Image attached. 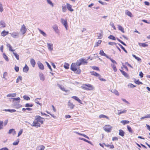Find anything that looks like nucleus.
I'll return each mask as SVG.
<instances>
[{
    "label": "nucleus",
    "instance_id": "nucleus-25",
    "mask_svg": "<svg viewBox=\"0 0 150 150\" xmlns=\"http://www.w3.org/2000/svg\"><path fill=\"white\" fill-rule=\"evenodd\" d=\"M111 92L115 94L117 96H119V93L118 91H117L115 89H112L111 91Z\"/></svg>",
    "mask_w": 150,
    "mask_h": 150
},
{
    "label": "nucleus",
    "instance_id": "nucleus-31",
    "mask_svg": "<svg viewBox=\"0 0 150 150\" xmlns=\"http://www.w3.org/2000/svg\"><path fill=\"white\" fill-rule=\"evenodd\" d=\"M41 99V98H36L35 99V103H36L37 104H38L39 105H40V106H41L42 105V104L39 103V101L38 100L39 99Z\"/></svg>",
    "mask_w": 150,
    "mask_h": 150
},
{
    "label": "nucleus",
    "instance_id": "nucleus-18",
    "mask_svg": "<svg viewBox=\"0 0 150 150\" xmlns=\"http://www.w3.org/2000/svg\"><path fill=\"white\" fill-rule=\"evenodd\" d=\"M29 70V68L26 64L25 66L23 68V72L27 73Z\"/></svg>",
    "mask_w": 150,
    "mask_h": 150
},
{
    "label": "nucleus",
    "instance_id": "nucleus-3",
    "mask_svg": "<svg viewBox=\"0 0 150 150\" xmlns=\"http://www.w3.org/2000/svg\"><path fill=\"white\" fill-rule=\"evenodd\" d=\"M80 66L78 65L77 64V62L75 63H72L71 66V69L73 71H76L78 69H79Z\"/></svg>",
    "mask_w": 150,
    "mask_h": 150
},
{
    "label": "nucleus",
    "instance_id": "nucleus-64",
    "mask_svg": "<svg viewBox=\"0 0 150 150\" xmlns=\"http://www.w3.org/2000/svg\"><path fill=\"white\" fill-rule=\"evenodd\" d=\"M92 68L94 70H96L98 71L99 70V68L98 67H97L96 66L93 67H92Z\"/></svg>",
    "mask_w": 150,
    "mask_h": 150
},
{
    "label": "nucleus",
    "instance_id": "nucleus-30",
    "mask_svg": "<svg viewBox=\"0 0 150 150\" xmlns=\"http://www.w3.org/2000/svg\"><path fill=\"white\" fill-rule=\"evenodd\" d=\"M111 66L114 72H116L117 71V69L116 68V66L113 64H111Z\"/></svg>",
    "mask_w": 150,
    "mask_h": 150
},
{
    "label": "nucleus",
    "instance_id": "nucleus-60",
    "mask_svg": "<svg viewBox=\"0 0 150 150\" xmlns=\"http://www.w3.org/2000/svg\"><path fill=\"white\" fill-rule=\"evenodd\" d=\"M13 131H14V129H11L9 130V132H8V134H11L13 133Z\"/></svg>",
    "mask_w": 150,
    "mask_h": 150
},
{
    "label": "nucleus",
    "instance_id": "nucleus-51",
    "mask_svg": "<svg viewBox=\"0 0 150 150\" xmlns=\"http://www.w3.org/2000/svg\"><path fill=\"white\" fill-rule=\"evenodd\" d=\"M13 54L15 56L16 59L18 60H19V55L17 53H15V52H13Z\"/></svg>",
    "mask_w": 150,
    "mask_h": 150
},
{
    "label": "nucleus",
    "instance_id": "nucleus-42",
    "mask_svg": "<svg viewBox=\"0 0 150 150\" xmlns=\"http://www.w3.org/2000/svg\"><path fill=\"white\" fill-rule=\"evenodd\" d=\"M101 42L102 41L101 40H98V41L95 44L94 47H98L100 44Z\"/></svg>",
    "mask_w": 150,
    "mask_h": 150
},
{
    "label": "nucleus",
    "instance_id": "nucleus-28",
    "mask_svg": "<svg viewBox=\"0 0 150 150\" xmlns=\"http://www.w3.org/2000/svg\"><path fill=\"white\" fill-rule=\"evenodd\" d=\"M120 122L122 123L123 125H125V124H128L129 123V122L128 120H122L120 121Z\"/></svg>",
    "mask_w": 150,
    "mask_h": 150
},
{
    "label": "nucleus",
    "instance_id": "nucleus-26",
    "mask_svg": "<svg viewBox=\"0 0 150 150\" xmlns=\"http://www.w3.org/2000/svg\"><path fill=\"white\" fill-rule=\"evenodd\" d=\"M90 73L91 74L93 75L98 77L100 76V74H99L94 71H91Z\"/></svg>",
    "mask_w": 150,
    "mask_h": 150
},
{
    "label": "nucleus",
    "instance_id": "nucleus-39",
    "mask_svg": "<svg viewBox=\"0 0 150 150\" xmlns=\"http://www.w3.org/2000/svg\"><path fill=\"white\" fill-rule=\"evenodd\" d=\"M47 3L50 5L52 7L54 6V4L51 1H47Z\"/></svg>",
    "mask_w": 150,
    "mask_h": 150
},
{
    "label": "nucleus",
    "instance_id": "nucleus-44",
    "mask_svg": "<svg viewBox=\"0 0 150 150\" xmlns=\"http://www.w3.org/2000/svg\"><path fill=\"white\" fill-rule=\"evenodd\" d=\"M105 146L108 147H109L110 149H113L114 147L113 145H109L108 144L105 145Z\"/></svg>",
    "mask_w": 150,
    "mask_h": 150
},
{
    "label": "nucleus",
    "instance_id": "nucleus-9",
    "mask_svg": "<svg viewBox=\"0 0 150 150\" xmlns=\"http://www.w3.org/2000/svg\"><path fill=\"white\" fill-rule=\"evenodd\" d=\"M32 126L35 127H40V124L36 120L34 121L33 125H31Z\"/></svg>",
    "mask_w": 150,
    "mask_h": 150
},
{
    "label": "nucleus",
    "instance_id": "nucleus-12",
    "mask_svg": "<svg viewBox=\"0 0 150 150\" xmlns=\"http://www.w3.org/2000/svg\"><path fill=\"white\" fill-rule=\"evenodd\" d=\"M37 64H38L39 68L42 70L44 69V67L42 64L39 61L38 62Z\"/></svg>",
    "mask_w": 150,
    "mask_h": 150
},
{
    "label": "nucleus",
    "instance_id": "nucleus-7",
    "mask_svg": "<svg viewBox=\"0 0 150 150\" xmlns=\"http://www.w3.org/2000/svg\"><path fill=\"white\" fill-rule=\"evenodd\" d=\"M61 22L63 24L66 30H67V20H64L63 18H61Z\"/></svg>",
    "mask_w": 150,
    "mask_h": 150
},
{
    "label": "nucleus",
    "instance_id": "nucleus-1",
    "mask_svg": "<svg viewBox=\"0 0 150 150\" xmlns=\"http://www.w3.org/2000/svg\"><path fill=\"white\" fill-rule=\"evenodd\" d=\"M81 88L86 90H92L93 89L92 86L90 84H83L81 86Z\"/></svg>",
    "mask_w": 150,
    "mask_h": 150
},
{
    "label": "nucleus",
    "instance_id": "nucleus-46",
    "mask_svg": "<svg viewBox=\"0 0 150 150\" xmlns=\"http://www.w3.org/2000/svg\"><path fill=\"white\" fill-rule=\"evenodd\" d=\"M108 38L110 39L113 40H115V37L112 35H110L108 37Z\"/></svg>",
    "mask_w": 150,
    "mask_h": 150
},
{
    "label": "nucleus",
    "instance_id": "nucleus-19",
    "mask_svg": "<svg viewBox=\"0 0 150 150\" xmlns=\"http://www.w3.org/2000/svg\"><path fill=\"white\" fill-rule=\"evenodd\" d=\"M8 34V31H6L5 30L3 31L1 33L2 36L4 37Z\"/></svg>",
    "mask_w": 150,
    "mask_h": 150
},
{
    "label": "nucleus",
    "instance_id": "nucleus-56",
    "mask_svg": "<svg viewBox=\"0 0 150 150\" xmlns=\"http://www.w3.org/2000/svg\"><path fill=\"white\" fill-rule=\"evenodd\" d=\"M33 106V105L32 104H30L28 103H26L25 105V107H32Z\"/></svg>",
    "mask_w": 150,
    "mask_h": 150
},
{
    "label": "nucleus",
    "instance_id": "nucleus-40",
    "mask_svg": "<svg viewBox=\"0 0 150 150\" xmlns=\"http://www.w3.org/2000/svg\"><path fill=\"white\" fill-rule=\"evenodd\" d=\"M8 75V73L6 72H5L4 73L3 78L5 80H7V79L6 78V77Z\"/></svg>",
    "mask_w": 150,
    "mask_h": 150
},
{
    "label": "nucleus",
    "instance_id": "nucleus-11",
    "mask_svg": "<svg viewBox=\"0 0 150 150\" xmlns=\"http://www.w3.org/2000/svg\"><path fill=\"white\" fill-rule=\"evenodd\" d=\"M66 7L67 9L71 12L74 11V10L71 8L72 6L70 4L67 3L66 4Z\"/></svg>",
    "mask_w": 150,
    "mask_h": 150
},
{
    "label": "nucleus",
    "instance_id": "nucleus-14",
    "mask_svg": "<svg viewBox=\"0 0 150 150\" xmlns=\"http://www.w3.org/2000/svg\"><path fill=\"white\" fill-rule=\"evenodd\" d=\"M47 47L48 50L50 51H52L53 50V45L52 44H50L49 43H47Z\"/></svg>",
    "mask_w": 150,
    "mask_h": 150
},
{
    "label": "nucleus",
    "instance_id": "nucleus-63",
    "mask_svg": "<svg viewBox=\"0 0 150 150\" xmlns=\"http://www.w3.org/2000/svg\"><path fill=\"white\" fill-rule=\"evenodd\" d=\"M15 70L16 72H18L19 70V68L18 67H17L16 66H15Z\"/></svg>",
    "mask_w": 150,
    "mask_h": 150
},
{
    "label": "nucleus",
    "instance_id": "nucleus-45",
    "mask_svg": "<svg viewBox=\"0 0 150 150\" xmlns=\"http://www.w3.org/2000/svg\"><path fill=\"white\" fill-rule=\"evenodd\" d=\"M118 45H119V46L126 53H127V51L125 49V48L121 45L120 44H118Z\"/></svg>",
    "mask_w": 150,
    "mask_h": 150
},
{
    "label": "nucleus",
    "instance_id": "nucleus-38",
    "mask_svg": "<svg viewBox=\"0 0 150 150\" xmlns=\"http://www.w3.org/2000/svg\"><path fill=\"white\" fill-rule=\"evenodd\" d=\"M3 57L6 61L7 62L8 61L9 59H8V58L4 53L3 54Z\"/></svg>",
    "mask_w": 150,
    "mask_h": 150
},
{
    "label": "nucleus",
    "instance_id": "nucleus-17",
    "mask_svg": "<svg viewBox=\"0 0 150 150\" xmlns=\"http://www.w3.org/2000/svg\"><path fill=\"white\" fill-rule=\"evenodd\" d=\"M40 79L43 81L45 80V77L44 75L42 73L39 74V75Z\"/></svg>",
    "mask_w": 150,
    "mask_h": 150
},
{
    "label": "nucleus",
    "instance_id": "nucleus-33",
    "mask_svg": "<svg viewBox=\"0 0 150 150\" xmlns=\"http://www.w3.org/2000/svg\"><path fill=\"white\" fill-rule=\"evenodd\" d=\"M66 6L65 4H63L62 5V7L63 12H66L67 11Z\"/></svg>",
    "mask_w": 150,
    "mask_h": 150
},
{
    "label": "nucleus",
    "instance_id": "nucleus-50",
    "mask_svg": "<svg viewBox=\"0 0 150 150\" xmlns=\"http://www.w3.org/2000/svg\"><path fill=\"white\" fill-rule=\"evenodd\" d=\"M122 74L124 76L126 77H128L129 76L128 75V74L125 72V71H122Z\"/></svg>",
    "mask_w": 150,
    "mask_h": 150
},
{
    "label": "nucleus",
    "instance_id": "nucleus-21",
    "mask_svg": "<svg viewBox=\"0 0 150 150\" xmlns=\"http://www.w3.org/2000/svg\"><path fill=\"white\" fill-rule=\"evenodd\" d=\"M30 62L32 67H34L35 64V60L33 59H31L30 60Z\"/></svg>",
    "mask_w": 150,
    "mask_h": 150
},
{
    "label": "nucleus",
    "instance_id": "nucleus-6",
    "mask_svg": "<svg viewBox=\"0 0 150 150\" xmlns=\"http://www.w3.org/2000/svg\"><path fill=\"white\" fill-rule=\"evenodd\" d=\"M112 128L111 126L107 125L104 127L103 129L105 131L108 132H111Z\"/></svg>",
    "mask_w": 150,
    "mask_h": 150
},
{
    "label": "nucleus",
    "instance_id": "nucleus-23",
    "mask_svg": "<svg viewBox=\"0 0 150 150\" xmlns=\"http://www.w3.org/2000/svg\"><path fill=\"white\" fill-rule=\"evenodd\" d=\"M0 25H1V27L4 28L6 27V23L3 21H1L0 22Z\"/></svg>",
    "mask_w": 150,
    "mask_h": 150
},
{
    "label": "nucleus",
    "instance_id": "nucleus-24",
    "mask_svg": "<svg viewBox=\"0 0 150 150\" xmlns=\"http://www.w3.org/2000/svg\"><path fill=\"white\" fill-rule=\"evenodd\" d=\"M117 26H118V29L120 30L121 31L122 33H124V28H123V27L121 25H117Z\"/></svg>",
    "mask_w": 150,
    "mask_h": 150
},
{
    "label": "nucleus",
    "instance_id": "nucleus-32",
    "mask_svg": "<svg viewBox=\"0 0 150 150\" xmlns=\"http://www.w3.org/2000/svg\"><path fill=\"white\" fill-rule=\"evenodd\" d=\"M99 54L105 57H106L107 55V54L104 52V51L103 50H101L100 51Z\"/></svg>",
    "mask_w": 150,
    "mask_h": 150
},
{
    "label": "nucleus",
    "instance_id": "nucleus-55",
    "mask_svg": "<svg viewBox=\"0 0 150 150\" xmlns=\"http://www.w3.org/2000/svg\"><path fill=\"white\" fill-rule=\"evenodd\" d=\"M135 83L137 84H138V85H139V84H142V82H140V81L139 80H136V81H135Z\"/></svg>",
    "mask_w": 150,
    "mask_h": 150
},
{
    "label": "nucleus",
    "instance_id": "nucleus-2",
    "mask_svg": "<svg viewBox=\"0 0 150 150\" xmlns=\"http://www.w3.org/2000/svg\"><path fill=\"white\" fill-rule=\"evenodd\" d=\"M87 63V60H85L83 58H81L77 61V64L79 66H80L81 64H86Z\"/></svg>",
    "mask_w": 150,
    "mask_h": 150
},
{
    "label": "nucleus",
    "instance_id": "nucleus-4",
    "mask_svg": "<svg viewBox=\"0 0 150 150\" xmlns=\"http://www.w3.org/2000/svg\"><path fill=\"white\" fill-rule=\"evenodd\" d=\"M27 31L26 27L24 24L21 26V27L20 29V33L21 34L23 35Z\"/></svg>",
    "mask_w": 150,
    "mask_h": 150
},
{
    "label": "nucleus",
    "instance_id": "nucleus-34",
    "mask_svg": "<svg viewBox=\"0 0 150 150\" xmlns=\"http://www.w3.org/2000/svg\"><path fill=\"white\" fill-rule=\"evenodd\" d=\"M39 30L40 33L42 34L43 36L44 37H46L47 34L45 33L40 29H39Z\"/></svg>",
    "mask_w": 150,
    "mask_h": 150
},
{
    "label": "nucleus",
    "instance_id": "nucleus-5",
    "mask_svg": "<svg viewBox=\"0 0 150 150\" xmlns=\"http://www.w3.org/2000/svg\"><path fill=\"white\" fill-rule=\"evenodd\" d=\"M42 120H44V118L40 116H37L35 117V120L38 122H40L41 124L43 123L44 121Z\"/></svg>",
    "mask_w": 150,
    "mask_h": 150
},
{
    "label": "nucleus",
    "instance_id": "nucleus-35",
    "mask_svg": "<svg viewBox=\"0 0 150 150\" xmlns=\"http://www.w3.org/2000/svg\"><path fill=\"white\" fill-rule=\"evenodd\" d=\"M99 118H105L108 119H109V117L107 116L104 115H101L99 116Z\"/></svg>",
    "mask_w": 150,
    "mask_h": 150
},
{
    "label": "nucleus",
    "instance_id": "nucleus-10",
    "mask_svg": "<svg viewBox=\"0 0 150 150\" xmlns=\"http://www.w3.org/2000/svg\"><path fill=\"white\" fill-rule=\"evenodd\" d=\"M68 105L69 108L71 110L73 109L75 106V105L70 102V101H69L68 103Z\"/></svg>",
    "mask_w": 150,
    "mask_h": 150
},
{
    "label": "nucleus",
    "instance_id": "nucleus-36",
    "mask_svg": "<svg viewBox=\"0 0 150 150\" xmlns=\"http://www.w3.org/2000/svg\"><path fill=\"white\" fill-rule=\"evenodd\" d=\"M139 46H142L143 47H147L148 46L147 44H146L145 43H139Z\"/></svg>",
    "mask_w": 150,
    "mask_h": 150
},
{
    "label": "nucleus",
    "instance_id": "nucleus-41",
    "mask_svg": "<svg viewBox=\"0 0 150 150\" xmlns=\"http://www.w3.org/2000/svg\"><path fill=\"white\" fill-rule=\"evenodd\" d=\"M12 99H13V102H14L15 100H16L18 102V103H19L20 102L21 99L19 97L12 98Z\"/></svg>",
    "mask_w": 150,
    "mask_h": 150
},
{
    "label": "nucleus",
    "instance_id": "nucleus-8",
    "mask_svg": "<svg viewBox=\"0 0 150 150\" xmlns=\"http://www.w3.org/2000/svg\"><path fill=\"white\" fill-rule=\"evenodd\" d=\"M10 34L12 37L15 38L19 37V33L18 32H14L11 33H10Z\"/></svg>",
    "mask_w": 150,
    "mask_h": 150
},
{
    "label": "nucleus",
    "instance_id": "nucleus-20",
    "mask_svg": "<svg viewBox=\"0 0 150 150\" xmlns=\"http://www.w3.org/2000/svg\"><path fill=\"white\" fill-rule=\"evenodd\" d=\"M52 28L56 33H58L59 32L58 28L57 25H54L53 26Z\"/></svg>",
    "mask_w": 150,
    "mask_h": 150
},
{
    "label": "nucleus",
    "instance_id": "nucleus-49",
    "mask_svg": "<svg viewBox=\"0 0 150 150\" xmlns=\"http://www.w3.org/2000/svg\"><path fill=\"white\" fill-rule=\"evenodd\" d=\"M102 34L100 33H97V37H98V38L99 39H100L102 38Z\"/></svg>",
    "mask_w": 150,
    "mask_h": 150
},
{
    "label": "nucleus",
    "instance_id": "nucleus-54",
    "mask_svg": "<svg viewBox=\"0 0 150 150\" xmlns=\"http://www.w3.org/2000/svg\"><path fill=\"white\" fill-rule=\"evenodd\" d=\"M19 141V140L18 139H17L16 142H15L13 143V144L14 145H17L18 144Z\"/></svg>",
    "mask_w": 150,
    "mask_h": 150
},
{
    "label": "nucleus",
    "instance_id": "nucleus-58",
    "mask_svg": "<svg viewBox=\"0 0 150 150\" xmlns=\"http://www.w3.org/2000/svg\"><path fill=\"white\" fill-rule=\"evenodd\" d=\"M76 73L79 74L81 73V70L80 69H79V68L78 69H77V70L76 71Z\"/></svg>",
    "mask_w": 150,
    "mask_h": 150
},
{
    "label": "nucleus",
    "instance_id": "nucleus-22",
    "mask_svg": "<svg viewBox=\"0 0 150 150\" xmlns=\"http://www.w3.org/2000/svg\"><path fill=\"white\" fill-rule=\"evenodd\" d=\"M6 46L8 48H9V51L12 52H13L14 51H15L14 50H13L12 49V47L10 44L7 43L6 45Z\"/></svg>",
    "mask_w": 150,
    "mask_h": 150
},
{
    "label": "nucleus",
    "instance_id": "nucleus-48",
    "mask_svg": "<svg viewBox=\"0 0 150 150\" xmlns=\"http://www.w3.org/2000/svg\"><path fill=\"white\" fill-rule=\"evenodd\" d=\"M127 129L128 130V131L130 133H132V130L131 128V127L129 126L128 125H127Z\"/></svg>",
    "mask_w": 150,
    "mask_h": 150
},
{
    "label": "nucleus",
    "instance_id": "nucleus-37",
    "mask_svg": "<svg viewBox=\"0 0 150 150\" xmlns=\"http://www.w3.org/2000/svg\"><path fill=\"white\" fill-rule=\"evenodd\" d=\"M22 77L21 76H18L16 79V83H18L20 81L22 80Z\"/></svg>",
    "mask_w": 150,
    "mask_h": 150
},
{
    "label": "nucleus",
    "instance_id": "nucleus-27",
    "mask_svg": "<svg viewBox=\"0 0 150 150\" xmlns=\"http://www.w3.org/2000/svg\"><path fill=\"white\" fill-rule=\"evenodd\" d=\"M16 94L15 93H10L8 94L7 95V97H14L16 96Z\"/></svg>",
    "mask_w": 150,
    "mask_h": 150
},
{
    "label": "nucleus",
    "instance_id": "nucleus-57",
    "mask_svg": "<svg viewBox=\"0 0 150 150\" xmlns=\"http://www.w3.org/2000/svg\"><path fill=\"white\" fill-rule=\"evenodd\" d=\"M46 63L48 67L50 69L51 71H52V69L51 67V66L47 62H46Z\"/></svg>",
    "mask_w": 150,
    "mask_h": 150
},
{
    "label": "nucleus",
    "instance_id": "nucleus-47",
    "mask_svg": "<svg viewBox=\"0 0 150 150\" xmlns=\"http://www.w3.org/2000/svg\"><path fill=\"white\" fill-rule=\"evenodd\" d=\"M64 67L66 69H67L69 68V65L67 63H65L64 65Z\"/></svg>",
    "mask_w": 150,
    "mask_h": 150
},
{
    "label": "nucleus",
    "instance_id": "nucleus-16",
    "mask_svg": "<svg viewBox=\"0 0 150 150\" xmlns=\"http://www.w3.org/2000/svg\"><path fill=\"white\" fill-rule=\"evenodd\" d=\"M125 13L126 15L132 17H133V16L131 13L130 11H129L127 10H126L125 11Z\"/></svg>",
    "mask_w": 150,
    "mask_h": 150
},
{
    "label": "nucleus",
    "instance_id": "nucleus-53",
    "mask_svg": "<svg viewBox=\"0 0 150 150\" xmlns=\"http://www.w3.org/2000/svg\"><path fill=\"white\" fill-rule=\"evenodd\" d=\"M3 121H0V130L3 128Z\"/></svg>",
    "mask_w": 150,
    "mask_h": 150
},
{
    "label": "nucleus",
    "instance_id": "nucleus-43",
    "mask_svg": "<svg viewBox=\"0 0 150 150\" xmlns=\"http://www.w3.org/2000/svg\"><path fill=\"white\" fill-rule=\"evenodd\" d=\"M23 98L24 99L26 100H28L30 99V98L29 97L26 95L23 96Z\"/></svg>",
    "mask_w": 150,
    "mask_h": 150
},
{
    "label": "nucleus",
    "instance_id": "nucleus-15",
    "mask_svg": "<svg viewBox=\"0 0 150 150\" xmlns=\"http://www.w3.org/2000/svg\"><path fill=\"white\" fill-rule=\"evenodd\" d=\"M127 112V110H117V114L118 115H120L122 113H126Z\"/></svg>",
    "mask_w": 150,
    "mask_h": 150
},
{
    "label": "nucleus",
    "instance_id": "nucleus-29",
    "mask_svg": "<svg viewBox=\"0 0 150 150\" xmlns=\"http://www.w3.org/2000/svg\"><path fill=\"white\" fill-rule=\"evenodd\" d=\"M119 134L122 137H123L124 135V132L122 130L120 129L119 130Z\"/></svg>",
    "mask_w": 150,
    "mask_h": 150
},
{
    "label": "nucleus",
    "instance_id": "nucleus-13",
    "mask_svg": "<svg viewBox=\"0 0 150 150\" xmlns=\"http://www.w3.org/2000/svg\"><path fill=\"white\" fill-rule=\"evenodd\" d=\"M45 147L43 145H40L36 147V150H44Z\"/></svg>",
    "mask_w": 150,
    "mask_h": 150
},
{
    "label": "nucleus",
    "instance_id": "nucleus-61",
    "mask_svg": "<svg viewBox=\"0 0 150 150\" xmlns=\"http://www.w3.org/2000/svg\"><path fill=\"white\" fill-rule=\"evenodd\" d=\"M3 11V7L2 4L0 3V11L2 12Z\"/></svg>",
    "mask_w": 150,
    "mask_h": 150
},
{
    "label": "nucleus",
    "instance_id": "nucleus-52",
    "mask_svg": "<svg viewBox=\"0 0 150 150\" xmlns=\"http://www.w3.org/2000/svg\"><path fill=\"white\" fill-rule=\"evenodd\" d=\"M110 25L113 28V29L114 30H116V28L115 27L114 25V24L113 22H111L110 23Z\"/></svg>",
    "mask_w": 150,
    "mask_h": 150
},
{
    "label": "nucleus",
    "instance_id": "nucleus-59",
    "mask_svg": "<svg viewBox=\"0 0 150 150\" xmlns=\"http://www.w3.org/2000/svg\"><path fill=\"white\" fill-rule=\"evenodd\" d=\"M22 133H23V129H21L19 132L18 134V137H19V136H20V135H21V134Z\"/></svg>",
    "mask_w": 150,
    "mask_h": 150
},
{
    "label": "nucleus",
    "instance_id": "nucleus-62",
    "mask_svg": "<svg viewBox=\"0 0 150 150\" xmlns=\"http://www.w3.org/2000/svg\"><path fill=\"white\" fill-rule=\"evenodd\" d=\"M59 87L62 91H65V89L64 87H62L60 85H59Z\"/></svg>",
    "mask_w": 150,
    "mask_h": 150
}]
</instances>
